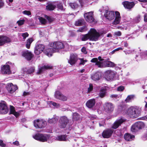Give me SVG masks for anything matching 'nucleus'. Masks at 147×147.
<instances>
[{"instance_id":"nucleus-5","label":"nucleus","mask_w":147,"mask_h":147,"mask_svg":"<svg viewBox=\"0 0 147 147\" xmlns=\"http://www.w3.org/2000/svg\"><path fill=\"white\" fill-rule=\"evenodd\" d=\"M145 125L144 123L142 121L136 122L132 125L131 129V131L135 132L144 128Z\"/></svg>"},{"instance_id":"nucleus-33","label":"nucleus","mask_w":147,"mask_h":147,"mask_svg":"<svg viewBox=\"0 0 147 147\" xmlns=\"http://www.w3.org/2000/svg\"><path fill=\"white\" fill-rule=\"evenodd\" d=\"M134 95H130L127 96V98L125 100V101L126 102H131L135 98Z\"/></svg>"},{"instance_id":"nucleus-10","label":"nucleus","mask_w":147,"mask_h":147,"mask_svg":"<svg viewBox=\"0 0 147 147\" xmlns=\"http://www.w3.org/2000/svg\"><path fill=\"white\" fill-rule=\"evenodd\" d=\"M93 12L90 11L84 14V18L87 22L91 23L94 21V19L93 17Z\"/></svg>"},{"instance_id":"nucleus-58","label":"nucleus","mask_w":147,"mask_h":147,"mask_svg":"<svg viewBox=\"0 0 147 147\" xmlns=\"http://www.w3.org/2000/svg\"><path fill=\"white\" fill-rule=\"evenodd\" d=\"M52 102V104L53 105V106L57 108H58L59 107H60V105L59 104H57V103H56L55 102Z\"/></svg>"},{"instance_id":"nucleus-62","label":"nucleus","mask_w":147,"mask_h":147,"mask_svg":"<svg viewBox=\"0 0 147 147\" xmlns=\"http://www.w3.org/2000/svg\"><path fill=\"white\" fill-rule=\"evenodd\" d=\"M110 97L112 98H119V97H118V96L117 94H112L110 96Z\"/></svg>"},{"instance_id":"nucleus-50","label":"nucleus","mask_w":147,"mask_h":147,"mask_svg":"<svg viewBox=\"0 0 147 147\" xmlns=\"http://www.w3.org/2000/svg\"><path fill=\"white\" fill-rule=\"evenodd\" d=\"M57 7L59 9L61 10H64L63 6L62 4L60 3H59L57 5Z\"/></svg>"},{"instance_id":"nucleus-2","label":"nucleus","mask_w":147,"mask_h":147,"mask_svg":"<svg viewBox=\"0 0 147 147\" xmlns=\"http://www.w3.org/2000/svg\"><path fill=\"white\" fill-rule=\"evenodd\" d=\"M115 18L114 21L113 22V24L116 25L118 24L120 21L121 16L119 12L118 11L115 12ZM105 17L109 20H113L115 17V13L113 11H106L105 14Z\"/></svg>"},{"instance_id":"nucleus-41","label":"nucleus","mask_w":147,"mask_h":147,"mask_svg":"<svg viewBox=\"0 0 147 147\" xmlns=\"http://www.w3.org/2000/svg\"><path fill=\"white\" fill-rule=\"evenodd\" d=\"M90 0H79V1L81 5L89 3Z\"/></svg>"},{"instance_id":"nucleus-24","label":"nucleus","mask_w":147,"mask_h":147,"mask_svg":"<svg viewBox=\"0 0 147 147\" xmlns=\"http://www.w3.org/2000/svg\"><path fill=\"white\" fill-rule=\"evenodd\" d=\"M47 122L43 119H37V128H42L45 127Z\"/></svg>"},{"instance_id":"nucleus-7","label":"nucleus","mask_w":147,"mask_h":147,"mask_svg":"<svg viewBox=\"0 0 147 147\" xmlns=\"http://www.w3.org/2000/svg\"><path fill=\"white\" fill-rule=\"evenodd\" d=\"M69 121V120L67 117L63 116L60 117L59 121V125L61 128H65Z\"/></svg>"},{"instance_id":"nucleus-40","label":"nucleus","mask_w":147,"mask_h":147,"mask_svg":"<svg viewBox=\"0 0 147 147\" xmlns=\"http://www.w3.org/2000/svg\"><path fill=\"white\" fill-rule=\"evenodd\" d=\"M83 22L82 20H78L76 21L75 23V25L76 26H79L82 25Z\"/></svg>"},{"instance_id":"nucleus-64","label":"nucleus","mask_w":147,"mask_h":147,"mask_svg":"<svg viewBox=\"0 0 147 147\" xmlns=\"http://www.w3.org/2000/svg\"><path fill=\"white\" fill-rule=\"evenodd\" d=\"M29 94V93L28 92H23V96H26Z\"/></svg>"},{"instance_id":"nucleus-39","label":"nucleus","mask_w":147,"mask_h":147,"mask_svg":"<svg viewBox=\"0 0 147 147\" xmlns=\"http://www.w3.org/2000/svg\"><path fill=\"white\" fill-rule=\"evenodd\" d=\"M62 94L59 91H56L55 93V97L59 100Z\"/></svg>"},{"instance_id":"nucleus-12","label":"nucleus","mask_w":147,"mask_h":147,"mask_svg":"<svg viewBox=\"0 0 147 147\" xmlns=\"http://www.w3.org/2000/svg\"><path fill=\"white\" fill-rule=\"evenodd\" d=\"M8 111L7 106L5 102L0 103V114H6Z\"/></svg>"},{"instance_id":"nucleus-28","label":"nucleus","mask_w":147,"mask_h":147,"mask_svg":"<svg viewBox=\"0 0 147 147\" xmlns=\"http://www.w3.org/2000/svg\"><path fill=\"white\" fill-rule=\"evenodd\" d=\"M53 50V47L52 48H48L46 49L44 52L45 54L48 56L49 57H51L52 55V53L55 52Z\"/></svg>"},{"instance_id":"nucleus-18","label":"nucleus","mask_w":147,"mask_h":147,"mask_svg":"<svg viewBox=\"0 0 147 147\" xmlns=\"http://www.w3.org/2000/svg\"><path fill=\"white\" fill-rule=\"evenodd\" d=\"M11 41L10 39L7 36H0V46L5 43L10 42Z\"/></svg>"},{"instance_id":"nucleus-4","label":"nucleus","mask_w":147,"mask_h":147,"mask_svg":"<svg viewBox=\"0 0 147 147\" xmlns=\"http://www.w3.org/2000/svg\"><path fill=\"white\" fill-rule=\"evenodd\" d=\"M50 47L53 48V51L56 52H58L59 50L64 47L63 43L59 41L51 42L50 44Z\"/></svg>"},{"instance_id":"nucleus-9","label":"nucleus","mask_w":147,"mask_h":147,"mask_svg":"<svg viewBox=\"0 0 147 147\" xmlns=\"http://www.w3.org/2000/svg\"><path fill=\"white\" fill-rule=\"evenodd\" d=\"M78 59V55L76 54L72 53L70 55V59L68 60V62L71 65H72L76 63Z\"/></svg>"},{"instance_id":"nucleus-8","label":"nucleus","mask_w":147,"mask_h":147,"mask_svg":"<svg viewBox=\"0 0 147 147\" xmlns=\"http://www.w3.org/2000/svg\"><path fill=\"white\" fill-rule=\"evenodd\" d=\"M98 59L99 61H98V59L96 58H93L91 60V62L92 63H95V65H97L99 67H103V64L102 62H105L104 59H102L101 57L99 56L98 57Z\"/></svg>"},{"instance_id":"nucleus-60","label":"nucleus","mask_w":147,"mask_h":147,"mask_svg":"<svg viewBox=\"0 0 147 147\" xmlns=\"http://www.w3.org/2000/svg\"><path fill=\"white\" fill-rule=\"evenodd\" d=\"M13 144L17 146H18L19 145V142L18 141H16L15 142H13Z\"/></svg>"},{"instance_id":"nucleus-31","label":"nucleus","mask_w":147,"mask_h":147,"mask_svg":"<svg viewBox=\"0 0 147 147\" xmlns=\"http://www.w3.org/2000/svg\"><path fill=\"white\" fill-rule=\"evenodd\" d=\"M58 120V117L56 115H54L53 117L51 119L49 118L48 122L50 123H55L57 122Z\"/></svg>"},{"instance_id":"nucleus-1","label":"nucleus","mask_w":147,"mask_h":147,"mask_svg":"<svg viewBox=\"0 0 147 147\" xmlns=\"http://www.w3.org/2000/svg\"><path fill=\"white\" fill-rule=\"evenodd\" d=\"M100 36V34L95 29L91 28L87 34L82 35L81 36V38L82 41H86L88 39L91 41H96L98 40Z\"/></svg>"},{"instance_id":"nucleus-45","label":"nucleus","mask_w":147,"mask_h":147,"mask_svg":"<svg viewBox=\"0 0 147 147\" xmlns=\"http://www.w3.org/2000/svg\"><path fill=\"white\" fill-rule=\"evenodd\" d=\"M34 71V67H31L28 69V74H31L33 73Z\"/></svg>"},{"instance_id":"nucleus-14","label":"nucleus","mask_w":147,"mask_h":147,"mask_svg":"<svg viewBox=\"0 0 147 147\" xmlns=\"http://www.w3.org/2000/svg\"><path fill=\"white\" fill-rule=\"evenodd\" d=\"M22 55L28 60H31L33 56V55L32 53L28 50L23 51Z\"/></svg>"},{"instance_id":"nucleus-17","label":"nucleus","mask_w":147,"mask_h":147,"mask_svg":"<svg viewBox=\"0 0 147 147\" xmlns=\"http://www.w3.org/2000/svg\"><path fill=\"white\" fill-rule=\"evenodd\" d=\"M7 89L10 93H12L14 92L18 88L16 85H13L11 83L8 84L7 86Z\"/></svg>"},{"instance_id":"nucleus-25","label":"nucleus","mask_w":147,"mask_h":147,"mask_svg":"<svg viewBox=\"0 0 147 147\" xmlns=\"http://www.w3.org/2000/svg\"><path fill=\"white\" fill-rule=\"evenodd\" d=\"M134 135L129 133H126L124 135V138L127 141H131L134 140Z\"/></svg>"},{"instance_id":"nucleus-54","label":"nucleus","mask_w":147,"mask_h":147,"mask_svg":"<svg viewBox=\"0 0 147 147\" xmlns=\"http://www.w3.org/2000/svg\"><path fill=\"white\" fill-rule=\"evenodd\" d=\"M104 125H105V121L104 120H102L99 123V126L100 127L103 126Z\"/></svg>"},{"instance_id":"nucleus-63","label":"nucleus","mask_w":147,"mask_h":147,"mask_svg":"<svg viewBox=\"0 0 147 147\" xmlns=\"http://www.w3.org/2000/svg\"><path fill=\"white\" fill-rule=\"evenodd\" d=\"M115 35L118 36H120L121 35V33L120 32L118 31V32H115Z\"/></svg>"},{"instance_id":"nucleus-35","label":"nucleus","mask_w":147,"mask_h":147,"mask_svg":"<svg viewBox=\"0 0 147 147\" xmlns=\"http://www.w3.org/2000/svg\"><path fill=\"white\" fill-rule=\"evenodd\" d=\"M80 118V115L77 113H74L73 115V120L76 121L78 120Z\"/></svg>"},{"instance_id":"nucleus-16","label":"nucleus","mask_w":147,"mask_h":147,"mask_svg":"<svg viewBox=\"0 0 147 147\" xmlns=\"http://www.w3.org/2000/svg\"><path fill=\"white\" fill-rule=\"evenodd\" d=\"M1 72L3 74H9L11 72L9 66L8 65H3L1 67Z\"/></svg>"},{"instance_id":"nucleus-23","label":"nucleus","mask_w":147,"mask_h":147,"mask_svg":"<svg viewBox=\"0 0 147 147\" xmlns=\"http://www.w3.org/2000/svg\"><path fill=\"white\" fill-rule=\"evenodd\" d=\"M101 77V74L99 72L92 74L91 76L92 79L94 81L99 80L100 79Z\"/></svg>"},{"instance_id":"nucleus-22","label":"nucleus","mask_w":147,"mask_h":147,"mask_svg":"<svg viewBox=\"0 0 147 147\" xmlns=\"http://www.w3.org/2000/svg\"><path fill=\"white\" fill-rule=\"evenodd\" d=\"M107 88V87L104 86L100 89L99 94V96L100 97L103 98L106 96Z\"/></svg>"},{"instance_id":"nucleus-44","label":"nucleus","mask_w":147,"mask_h":147,"mask_svg":"<svg viewBox=\"0 0 147 147\" xmlns=\"http://www.w3.org/2000/svg\"><path fill=\"white\" fill-rule=\"evenodd\" d=\"M93 89V86L92 84H90L89 85V87L88 88V92H90Z\"/></svg>"},{"instance_id":"nucleus-61","label":"nucleus","mask_w":147,"mask_h":147,"mask_svg":"<svg viewBox=\"0 0 147 147\" xmlns=\"http://www.w3.org/2000/svg\"><path fill=\"white\" fill-rule=\"evenodd\" d=\"M142 139L144 140H147V133L142 137Z\"/></svg>"},{"instance_id":"nucleus-15","label":"nucleus","mask_w":147,"mask_h":147,"mask_svg":"<svg viewBox=\"0 0 147 147\" xmlns=\"http://www.w3.org/2000/svg\"><path fill=\"white\" fill-rule=\"evenodd\" d=\"M53 66L49 64L45 65L39 68L38 72L37 74L42 73L43 71L46 70L52 69Z\"/></svg>"},{"instance_id":"nucleus-55","label":"nucleus","mask_w":147,"mask_h":147,"mask_svg":"<svg viewBox=\"0 0 147 147\" xmlns=\"http://www.w3.org/2000/svg\"><path fill=\"white\" fill-rule=\"evenodd\" d=\"M0 146L3 147H5L6 146L5 144H4L2 140H0Z\"/></svg>"},{"instance_id":"nucleus-32","label":"nucleus","mask_w":147,"mask_h":147,"mask_svg":"<svg viewBox=\"0 0 147 147\" xmlns=\"http://www.w3.org/2000/svg\"><path fill=\"white\" fill-rule=\"evenodd\" d=\"M45 49V46L42 44H39L37 46V54L42 52Z\"/></svg>"},{"instance_id":"nucleus-3","label":"nucleus","mask_w":147,"mask_h":147,"mask_svg":"<svg viewBox=\"0 0 147 147\" xmlns=\"http://www.w3.org/2000/svg\"><path fill=\"white\" fill-rule=\"evenodd\" d=\"M141 111L140 108L131 107L127 110V114L132 118H136L140 116Z\"/></svg>"},{"instance_id":"nucleus-59","label":"nucleus","mask_w":147,"mask_h":147,"mask_svg":"<svg viewBox=\"0 0 147 147\" xmlns=\"http://www.w3.org/2000/svg\"><path fill=\"white\" fill-rule=\"evenodd\" d=\"M28 68H27L26 67H24L22 68V70L25 73H26L28 74Z\"/></svg>"},{"instance_id":"nucleus-49","label":"nucleus","mask_w":147,"mask_h":147,"mask_svg":"<svg viewBox=\"0 0 147 147\" xmlns=\"http://www.w3.org/2000/svg\"><path fill=\"white\" fill-rule=\"evenodd\" d=\"M25 22V20L24 19L20 20L17 22V23L19 26H21L23 25Z\"/></svg>"},{"instance_id":"nucleus-51","label":"nucleus","mask_w":147,"mask_h":147,"mask_svg":"<svg viewBox=\"0 0 147 147\" xmlns=\"http://www.w3.org/2000/svg\"><path fill=\"white\" fill-rule=\"evenodd\" d=\"M79 59L80 61L79 64L80 65H84L85 63L87 61L86 60H84L83 59L79 58Z\"/></svg>"},{"instance_id":"nucleus-11","label":"nucleus","mask_w":147,"mask_h":147,"mask_svg":"<svg viewBox=\"0 0 147 147\" xmlns=\"http://www.w3.org/2000/svg\"><path fill=\"white\" fill-rule=\"evenodd\" d=\"M49 138L50 136L48 135L37 133V140L39 141L42 142H46Z\"/></svg>"},{"instance_id":"nucleus-53","label":"nucleus","mask_w":147,"mask_h":147,"mask_svg":"<svg viewBox=\"0 0 147 147\" xmlns=\"http://www.w3.org/2000/svg\"><path fill=\"white\" fill-rule=\"evenodd\" d=\"M124 87L121 86L118 87L117 88V90L119 91H122L124 89Z\"/></svg>"},{"instance_id":"nucleus-36","label":"nucleus","mask_w":147,"mask_h":147,"mask_svg":"<svg viewBox=\"0 0 147 147\" xmlns=\"http://www.w3.org/2000/svg\"><path fill=\"white\" fill-rule=\"evenodd\" d=\"M69 5L71 8L74 9H77L78 7V5L75 2L70 3H69Z\"/></svg>"},{"instance_id":"nucleus-20","label":"nucleus","mask_w":147,"mask_h":147,"mask_svg":"<svg viewBox=\"0 0 147 147\" xmlns=\"http://www.w3.org/2000/svg\"><path fill=\"white\" fill-rule=\"evenodd\" d=\"M124 7L127 9H131L133 8L135 5L134 2H129L127 1H124L122 3Z\"/></svg>"},{"instance_id":"nucleus-30","label":"nucleus","mask_w":147,"mask_h":147,"mask_svg":"<svg viewBox=\"0 0 147 147\" xmlns=\"http://www.w3.org/2000/svg\"><path fill=\"white\" fill-rule=\"evenodd\" d=\"M10 113L11 114H13L16 117H18L19 115V113L16 112L14 107L12 106H10Z\"/></svg>"},{"instance_id":"nucleus-34","label":"nucleus","mask_w":147,"mask_h":147,"mask_svg":"<svg viewBox=\"0 0 147 147\" xmlns=\"http://www.w3.org/2000/svg\"><path fill=\"white\" fill-rule=\"evenodd\" d=\"M105 63L106 64V66L107 67H113L115 65V64L111 61H105Z\"/></svg>"},{"instance_id":"nucleus-57","label":"nucleus","mask_w":147,"mask_h":147,"mask_svg":"<svg viewBox=\"0 0 147 147\" xmlns=\"http://www.w3.org/2000/svg\"><path fill=\"white\" fill-rule=\"evenodd\" d=\"M4 5V1L2 0H0V9L2 8Z\"/></svg>"},{"instance_id":"nucleus-52","label":"nucleus","mask_w":147,"mask_h":147,"mask_svg":"<svg viewBox=\"0 0 147 147\" xmlns=\"http://www.w3.org/2000/svg\"><path fill=\"white\" fill-rule=\"evenodd\" d=\"M29 34L27 32H25L22 34V36L24 39H25L26 37L28 36Z\"/></svg>"},{"instance_id":"nucleus-29","label":"nucleus","mask_w":147,"mask_h":147,"mask_svg":"<svg viewBox=\"0 0 147 147\" xmlns=\"http://www.w3.org/2000/svg\"><path fill=\"white\" fill-rule=\"evenodd\" d=\"M67 136L65 135H61L56 137V139L59 141H66Z\"/></svg>"},{"instance_id":"nucleus-26","label":"nucleus","mask_w":147,"mask_h":147,"mask_svg":"<svg viewBox=\"0 0 147 147\" xmlns=\"http://www.w3.org/2000/svg\"><path fill=\"white\" fill-rule=\"evenodd\" d=\"M95 103V101L94 99H91L87 102L86 105L88 107L91 108L94 106Z\"/></svg>"},{"instance_id":"nucleus-27","label":"nucleus","mask_w":147,"mask_h":147,"mask_svg":"<svg viewBox=\"0 0 147 147\" xmlns=\"http://www.w3.org/2000/svg\"><path fill=\"white\" fill-rule=\"evenodd\" d=\"M56 7V5L53 3H48L46 6V9L47 10L52 11Z\"/></svg>"},{"instance_id":"nucleus-19","label":"nucleus","mask_w":147,"mask_h":147,"mask_svg":"<svg viewBox=\"0 0 147 147\" xmlns=\"http://www.w3.org/2000/svg\"><path fill=\"white\" fill-rule=\"evenodd\" d=\"M113 131L111 129H107L104 130L102 133V136L104 138H108L112 135Z\"/></svg>"},{"instance_id":"nucleus-38","label":"nucleus","mask_w":147,"mask_h":147,"mask_svg":"<svg viewBox=\"0 0 147 147\" xmlns=\"http://www.w3.org/2000/svg\"><path fill=\"white\" fill-rule=\"evenodd\" d=\"M87 30L88 28L86 27L83 26L82 27L79 28L77 30V32H83L86 31Z\"/></svg>"},{"instance_id":"nucleus-56","label":"nucleus","mask_w":147,"mask_h":147,"mask_svg":"<svg viewBox=\"0 0 147 147\" xmlns=\"http://www.w3.org/2000/svg\"><path fill=\"white\" fill-rule=\"evenodd\" d=\"M81 51L82 53L84 54H86L87 53V52L86 51V49L85 47H83L81 49Z\"/></svg>"},{"instance_id":"nucleus-21","label":"nucleus","mask_w":147,"mask_h":147,"mask_svg":"<svg viewBox=\"0 0 147 147\" xmlns=\"http://www.w3.org/2000/svg\"><path fill=\"white\" fill-rule=\"evenodd\" d=\"M105 109L107 111L110 112L113 111L114 106L113 104L110 102L106 103L104 106Z\"/></svg>"},{"instance_id":"nucleus-6","label":"nucleus","mask_w":147,"mask_h":147,"mask_svg":"<svg viewBox=\"0 0 147 147\" xmlns=\"http://www.w3.org/2000/svg\"><path fill=\"white\" fill-rule=\"evenodd\" d=\"M116 72L111 70H108L106 71L104 77L108 81L112 80L113 79Z\"/></svg>"},{"instance_id":"nucleus-13","label":"nucleus","mask_w":147,"mask_h":147,"mask_svg":"<svg viewBox=\"0 0 147 147\" xmlns=\"http://www.w3.org/2000/svg\"><path fill=\"white\" fill-rule=\"evenodd\" d=\"M125 121V120L122 118L120 119H117L112 125V128L114 129L117 128Z\"/></svg>"},{"instance_id":"nucleus-42","label":"nucleus","mask_w":147,"mask_h":147,"mask_svg":"<svg viewBox=\"0 0 147 147\" xmlns=\"http://www.w3.org/2000/svg\"><path fill=\"white\" fill-rule=\"evenodd\" d=\"M67 97L62 94L59 100L63 101H67Z\"/></svg>"},{"instance_id":"nucleus-46","label":"nucleus","mask_w":147,"mask_h":147,"mask_svg":"<svg viewBox=\"0 0 147 147\" xmlns=\"http://www.w3.org/2000/svg\"><path fill=\"white\" fill-rule=\"evenodd\" d=\"M24 14L28 15V16H31V13L30 11L28 10H25L22 12Z\"/></svg>"},{"instance_id":"nucleus-43","label":"nucleus","mask_w":147,"mask_h":147,"mask_svg":"<svg viewBox=\"0 0 147 147\" xmlns=\"http://www.w3.org/2000/svg\"><path fill=\"white\" fill-rule=\"evenodd\" d=\"M140 15H138L136 16L134 19V22L136 23L139 22L140 20Z\"/></svg>"},{"instance_id":"nucleus-37","label":"nucleus","mask_w":147,"mask_h":147,"mask_svg":"<svg viewBox=\"0 0 147 147\" xmlns=\"http://www.w3.org/2000/svg\"><path fill=\"white\" fill-rule=\"evenodd\" d=\"M33 41V39L32 38H30L27 40L26 44V47L27 49H29L30 46V44Z\"/></svg>"},{"instance_id":"nucleus-48","label":"nucleus","mask_w":147,"mask_h":147,"mask_svg":"<svg viewBox=\"0 0 147 147\" xmlns=\"http://www.w3.org/2000/svg\"><path fill=\"white\" fill-rule=\"evenodd\" d=\"M45 17L48 20L49 22H51L53 21L54 19L53 18L51 17L50 16H46Z\"/></svg>"},{"instance_id":"nucleus-47","label":"nucleus","mask_w":147,"mask_h":147,"mask_svg":"<svg viewBox=\"0 0 147 147\" xmlns=\"http://www.w3.org/2000/svg\"><path fill=\"white\" fill-rule=\"evenodd\" d=\"M39 19L40 23L43 24H45L46 23V21L45 19L42 18H39Z\"/></svg>"}]
</instances>
